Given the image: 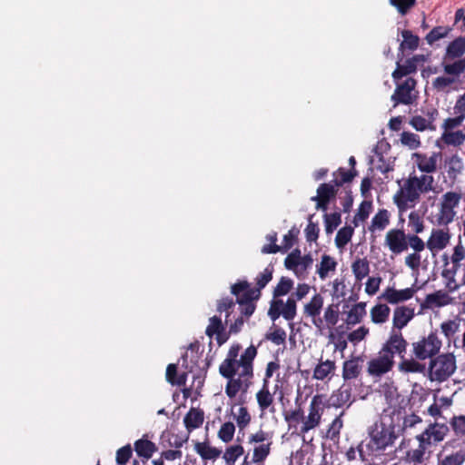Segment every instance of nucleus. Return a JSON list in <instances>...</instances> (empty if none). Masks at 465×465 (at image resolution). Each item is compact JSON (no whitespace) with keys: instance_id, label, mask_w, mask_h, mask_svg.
Instances as JSON below:
<instances>
[{"instance_id":"obj_47","label":"nucleus","mask_w":465,"mask_h":465,"mask_svg":"<svg viewBox=\"0 0 465 465\" xmlns=\"http://www.w3.org/2000/svg\"><path fill=\"white\" fill-rule=\"evenodd\" d=\"M390 223V213L386 209H381L372 217L371 227L380 231L384 230Z\"/></svg>"},{"instance_id":"obj_33","label":"nucleus","mask_w":465,"mask_h":465,"mask_svg":"<svg viewBox=\"0 0 465 465\" xmlns=\"http://www.w3.org/2000/svg\"><path fill=\"white\" fill-rule=\"evenodd\" d=\"M337 262L328 254L322 256L320 263L317 265L316 272L322 280H325L331 272H335Z\"/></svg>"},{"instance_id":"obj_28","label":"nucleus","mask_w":465,"mask_h":465,"mask_svg":"<svg viewBox=\"0 0 465 465\" xmlns=\"http://www.w3.org/2000/svg\"><path fill=\"white\" fill-rule=\"evenodd\" d=\"M414 317V309L407 306H400L393 312V328L399 331L404 328L408 322Z\"/></svg>"},{"instance_id":"obj_57","label":"nucleus","mask_w":465,"mask_h":465,"mask_svg":"<svg viewBox=\"0 0 465 465\" xmlns=\"http://www.w3.org/2000/svg\"><path fill=\"white\" fill-rule=\"evenodd\" d=\"M444 72L447 74L459 76L465 71V57L455 61L452 64L443 65Z\"/></svg>"},{"instance_id":"obj_27","label":"nucleus","mask_w":465,"mask_h":465,"mask_svg":"<svg viewBox=\"0 0 465 465\" xmlns=\"http://www.w3.org/2000/svg\"><path fill=\"white\" fill-rule=\"evenodd\" d=\"M204 420V412L199 408H191L183 418V423L188 432L200 428Z\"/></svg>"},{"instance_id":"obj_2","label":"nucleus","mask_w":465,"mask_h":465,"mask_svg":"<svg viewBox=\"0 0 465 465\" xmlns=\"http://www.w3.org/2000/svg\"><path fill=\"white\" fill-rule=\"evenodd\" d=\"M399 426L392 424V421L383 409L380 420L369 428V440L365 444L368 456L380 457L383 455L388 448L393 447L399 436Z\"/></svg>"},{"instance_id":"obj_8","label":"nucleus","mask_w":465,"mask_h":465,"mask_svg":"<svg viewBox=\"0 0 465 465\" xmlns=\"http://www.w3.org/2000/svg\"><path fill=\"white\" fill-rule=\"evenodd\" d=\"M311 287L307 283H299L287 301L272 300L268 311L269 317L274 322L282 316L286 321H292L297 314V302L302 300L310 292Z\"/></svg>"},{"instance_id":"obj_9","label":"nucleus","mask_w":465,"mask_h":465,"mask_svg":"<svg viewBox=\"0 0 465 465\" xmlns=\"http://www.w3.org/2000/svg\"><path fill=\"white\" fill-rule=\"evenodd\" d=\"M461 199L462 194L454 191H449L442 194L437 214L438 225L447 226L453 222L456 216L455 209L459 206Z\"/></svg>"},{"instance_id":"obj_7","label":"nucleus","mask_w":465,"mask_h":465,"mask_svg":"<svg viewBox=\"0 0 465 465\" xmlns=\"http://www.w3.org/2000/svg\"><path fill=\"white\" fill-rule=\"evenodd\" d=\"M238 351V347H232L226 359L221 363L219 371L223 378H233L236 374L238 378L252 377V361L257 354V349L254 346L248 347L239 360Z\"/></svg>"},{"instance_id":"obj_17","label":"nucleus","mask_w":465,"mask_h":465,"mask_svg":"<svg viewBox=\"0 0 465 465\" xmlns=\"http://www.w3.org/2000/svg\"><path fill=\"white\" fill-rule=\"evenodd\" d=\"M338 189L331 183H323L317 188V195L312 196L311 201L316 203V209L326 212L329 203L337 196Z\"/></svg>"},{"instance_id":"obj_52","label":"nucleus","mask_w":465,"mask_h":465,"mask_svg":"<svg viewBox=\"0 0 465 465\" xmlns=\"http://www.w3.org/2000/svg\"><path fill=\"white\" fill-rule=\"evenodd\" d=\"M325 232L327 234L332 233L333 231L341 224V216L340 213H325L324 216Z\"/></svg>"},{"instance_id":"obj_59","label":"nucleus","mask_w":465,"mask_h":465,"mask_svg":"<svg viewBox=\"0 0 465 465\" xmlns=\"http://www.w3.org/2000/svg\"><path fill=\"white\" fill-rule=\"evenodd\" d=\"M323 318L328 325L334 326L339 321V304H330L324 311Z\"/></svg>"},{"instance_id":"obj_51","label":"nucleus","mask_w":465,"mask_h":465,"mask_svg":"<svg viewBox=\"0 0 465 465\" xmlns=\"http://www.w3.org/2000/svg\"><path fill=\"white\" fill-rule=\"evenodd\" d=\"M451 31L450 27L436 26L432 28L426 35L425 39L429 45L434 44L436 41L446 37Z\"/></svg>"},{"instance_id":"obj_6","label":"nucleus","mask_w":465,"mask_h":465,"mask_svg":"<svg viewBox=\"0 0 465 465\" xmlns=\"http://www.w3.org/2000/svg\"><path fill=\"white\" fill-rule=\"evenodd\" d=\"M379 392L383 395L387 402L386 408L400 409L407 407L409 404L415 406L417 403H421L426 401L430 395V391L425 390L420 385L414 383L409 397L407 391L405 393L399 391V388L394 384L392 380L386 381L384 383L380 384Z\"/></svg>"},{"instance_id":"obj_11","label":"nucleus","mask_w":465,"mask_h":465,"mask_svg":"<svg viewBox=\"0 0 465 465\" xmlns=\"http://www.w3.org/2000/svg\"><path fill=\"white\" fill-rule=\"evenodd\" d=\"M420 200V195L408 178L393 196V203L396 204L401 213L415 207Z\"/></svg>"},{"instance_id":"obj_5","label":"nucleus","mask_w":465,"mask_h":465,"mask_svg":"<svg viewBox=\"0 0 465 465\" xmlns=\"http://www.w3.org/2000/svg\"><path fill=\"white\" fill-rule=\"evenodd\" d=\"M322 407L318 397L312 400L309 406V413L305 417L303 410L299 406L294 410L284 412V419L288 424V430L292 435L304 436L309 430L316 428L322 415Z\"/></svg>"},{"instance_id":"obj_56","label":"nucleus","mask_w":465,"mask_h":465,"mask_svg":"<svg viewBox=\"0 0 465 465\" xmlns=\"http://www.w3.org/2000/svg\"><path fill=\"white\" fill-rule=\"evenodd\" d=\"M234 432V424L231 421H227L221 426L218 431V438L224 443H228L232 440Z\"/></svg>"},{"instance_id":"obj_46","label":"nucleus","mask_w":465,"mask_h":465,"mask_svg":"<svg viewBox=\"0 0 465 465\" xmlns=\"http://www.w3.org/2000/svg\"><path fill=\"white\" fill-rule=\"evenodd\" d=\"M343 411L341 412L340 415H338L330 424L327 432H326V438L331 440H338L340 438V432L341 430L343 427V420L341 419L343 415Z\"/></svg>"},{"instance_id":"obj_3","label":"nucleus","mask_w":465,"mask_h":465,"mask_svg":"<svg viewBox=\"0 0 465 465\" xmlns=\"http://www.w3.org/2000/svg\"><path fill=\"white\" fill-rule=\"evenodd\" d=\"M197 341L191 343L177 363L166 367L165 378H203L206 375L208 362L199 352Z\"/></svg>"},{"instance_id":"obj_54","label":"nucleus","mask_w":465,"mask_h":465,"mask_svg":"<svg viewBox=\"0 0 465 465\" xmlns=\"http://www.w3.org/2000/svg\"><path fill=\"white\" fill-rule=\"evenodd\" d=\"M460 321L459 320H448L440 324L441 332L450 341L451 338L459 331Z\"/></svg>"},{"instance_id":"obj_15","label":"nucleus","mask_w":465,"mask_h":465,"mask_svg":"<svg viewBox=\"0 0 465 465\" xmlns=\"http://www.w3.org/2000/svg\"><path fill=\"white\" fill-rule=\"evenodd\" d=\"M449 431L450 429L445 423L434 422L430 423L417 437L430 448L432 445H437L439 442H441L448 435Z\"/></svg>"},{"instance_id":"obj_53","label":"nucleus","mask_w":465,"mask_h":465,"mask_svg":"<svg viewBox=\"0 0 465 465\" xmlns=\"http://www.w3.org/2000/svg\"><path fill=\"white\" fill-rule=\"evenodd\" d=\"M403 41L401 43V48H407L409 50H415L419 46V36L412 34L410 30H403L401 33Z\"/></svg>"},{"instance_id":"obj_48","label":"nucleus","mask_w":465,"mask_h":465,"mask_svg":"<svg viewBox=\"0 0 465 465\" xmlns=\"http://www.w3.org/2000/svg\"><path fill=\"white\" fill-rule=\"evenodd\" d=\"M333 404L343 405L351 401V389L350 384H342L338 390L337 394L332 395Z\"/></svg>"},{"instance_id":"obj_38","label":"nucleus","mask_w":465,"mask_h":465,"mask_svg":"<svg viewBox=\"0 0 465 465\" xmlns=\"http://www.w3.org/2000/svg\"><path fill=\"white\" fill-rule=\"evenodd\" d=\"M272 442L255 446L252 452V462L256 465H263L265 460L271 453Z\"/></svg>"},{"instance_id":"obj_21","label":"nucleus","mask_w":465,"mask_h":465,"mask_svg":"<svg viewBox=\"0 0 465 465\" xmlns=\"http://www.w3.org/2000/svg\"><path fill=\"white\" fill-rule=\"evenodd\" d=\"M415 439L419 442L418 448L409 450L406 452L405 460L409 463L421 464L430 458L431 450H429L430 447L419 437L416 436Z\"/></svg>"},{"instance_id":"obj_45","label":"nucleus","mask_w":465,"mask_h":465,"mask_svg":"<svg viewBox=\"0 0 465 465\" xmlns=\"http://www.w3.org/2000/svg\"><path fill=\"white\" fill-rule=\"evenodd\" d=\"M417 71V66L411 61L407 59L403 64L397 63V67L392 73V77L395 81L401 79L404 76H407L412 73Z\"/></svg>"},{"instance_id":"obj_42","label":"nucleus","mask_w":465,"mask_h":465,"mask_svg":"<svg viewBox=\"0 0 465 465\" xmlns=\"http://www.w3.org/2000/svg\"><path fill=\"white\" fill-rule=\"evenodd\" d=\"M391 309L386 304H377L371 310V321L374 323H384L388 321Z\"/></svg>"},{"instance_id":"obj_44","label":"nucleus","mask_w":465,"mask_h":465,"mask_svg":"<svg viewBox=\"0 0 465 465\" xmlns=\"http://www.w3.org/2000/svg\"><path fill=\"white\" fill-rule=\"evenodd\" d=\"M243 453L244 449L241 444L231 445L225 449L223 458L227 465H233Z\"/></svg>"},{"instance_id":"obj_35","label":"nucleus","mask_w":465,"mask_h":465,"mask_svg":"<svg viewBox=\"0 0 465 465\" xmlns=\"http://www.w3.org/2000/svg\"><path fill=\"white\" fill-rule=\"evenodd\" d=\"M465 462V450H459L441 456L438 454L437 465H462Z\"/></svg>"},{"instance_id":"obj_25","label":"nucleus","mask_w":465,"mask_h":465,"mask_svg":"<svg viewBox=\"0 0 465 465\" xmlns=\"http://www.w3.org/2000/svg\"><path fill=\"white\" fill-rule=\"evenodd\" d=\"M194 450L203 460H215L222 454V450L211 446L208 440L196 441L194 443Z\"/></svg>"},{"instance_id":"obj_20","label":"nucleus","mask_w":465,"mask_h":465,"mask_svg":"<svg viewBox=\"0 0 465 465\" xmlns=\"http://www.w3.org/2000/svg\"><path fill=\"white\" fill-rule=\"evenodd\" d=\"M407 348V341L402 337V334L401 331H392L388 339V341L385 342V344L382 347L381 352L385 353L386 355H391V359L393 360L394 355L396 353L401 354L402 352H405Z\"/></svg>"},{"instance_id":"obj_10","label":"nucleus","mask_w":465,"mask_h":465,"mask_svg":"<svg viewBox=\"0 0 465 465\" xmlns=\"http://www.w3.org/2000/svg\"><path fill=\"white\" fill-rule=\"evenodd\" d=\"M249 282L245 280L238 281L231 287V292L236 297V302L241 307V313L245 317H250L253 314L256 304L255 302L260 298H256L254 294L248 292Z\"/></svg>"},{"instance_id":"obj_62","label":"nucleus","mask_w":465,"mask_h":465,"mask_svg":"<svg viewBox=\"0 0 465 465\" xmlns=\"http://www.w3.org/2000/svg\"><path fill=\"white\" fill-rule=\"evenodd\" d=\"M400 370L405 372H422L425 370V365L414 360H403L400 363Z\"/></svg>"},{"instance_id":"obj_30","label":"nucleus","mask_w":465,"mask_h":465,"mask_svg":"<svg viewBox=\"0 0 465 465\" xmlns=\"http://www.w3.org/2000/svg\"><path fill=\"white\" fill-rule=\"evenodd\" d=\"M414 157L418 169L425 173V174H430L437 170L438 155L436 153H433L431 156H427L423 153H415Z\"/></svg>"},{"instance_id":"obj_18","label":"nucleus","mask_w":465,"mask_h":465,"mask_svg":"<svg viewBox=\"0 0 465 465\" xmlns=\"http://www.w3.org/2000/svg\"><path fill=\"white\" fill-rule=\"evenodd\" d=\"M415 86L416 80L412 77H409L403 83L398 84L393 94L391 95V100L394 102V106H397L400 104L406 105L411 104L415 98L411 92L414 90Z\"/></svg>"},{"instance_id":"obj_12","label":"nucleus","mask_w":465,"mask_h":465,"mask_svg":"<svg viewBox=\"0 0 465 465\" xmlns=\"http://www.w3.org/2000/svg\"><path fill=\"white\" fill-rule=\"evenodd\" d=\"M441 346L442 341L437 331H431L427 337L413 343V353L417 359L423 361L438 354Z\"/></svg>"},{"instance_id":"obj_36","label":"nucleus","mask_w":465,"mask_h":465,"mask_svg":"<svg viewBox=\"0 0 465 465\" xmlns=\"http://www.w3.org/2000/svg\"><path fill=\"white\" fill-rule=\"evenodd\" d=\"M332 175L334 177L332 183L336 187H341L345 183H351L358 175V173L356 170H346L343 167H340Z\"/></svg>"},{"instance_id":"obj_64","label":"nucleus","mask_w":465,"mask_h":465,"mask_svg":"<svg viewBox=\"0 0 465 465\" xmlns=\"http://www.w3.org/2000/svg\"><path fill=\"white\" fill-rule=\"evenodd\" d=\"M450 424L456 435H465V415L453 416Z\"/></svg>"},{"instance_id":"obj_24","label":"nucleus","mask_w":465,"mask_h":465,"mask_svg":"<svg viewBox=\"0 0 465 465\" xmlns=\"http://www.w3.org/2000/svg\"><path fill=\"white\" fill-rule=\"evenodd\" d=\"M408 179L420 195L434 191L435 180L430 174H421L420 176L410 174Z\"/></svg>"},{"instance_id":"obj_41","label":"nucleus","mask_w":465,"mask_h":465,"mask_svg":"<svg viewBox=\"0 0 465 465\" xmlns=\"http://www.w3.org/2000/svg\"><path fill=\"white\" fill-rule=\"evenodd\" d=\"M352 272L357 281L363 280L370 272V264L366 258H357L351 264Z\"/></svg>"},{"instance_id":"obj_14","label":"nucleus","mask_w":465,"mask_h":465,"mask_svg":"<svg viewBox=\"0 0 465 465\" xmlns=\"http://www.w3.org/2000/svg\"><path fill=\"white\" fill-rule=\"evenodd\" d=\"M407 407H401L400 409L385 408L386 412L389 414L392 424L399 426V436L403 435L406 429L412 428L416 424L422 421L421 418L415 413L407 415Z\"/></svg>"},{"instance_id":"obj_4","label":"nucleus","mask_w":465,"mask_h":465,"mask_svg":"<svg viewBox=\"0 0 465 465\" xmlns=\"http://www.w3.org/2000/svg\"><path fill=\"white\" fill-rule=\"evenodd\" d=\"M441 261V277L446 281L445 287L448 292H454L465 285V247L461 241L453 247L450 253L444 252Z\"/></svg>"},{"instance_id":"obj_32","label":"nucleus","mask_w":465,"mask_h":465,"mask_svg":"<svg viewBox=\"0 0 465 465\" xmlns=\"http://www.w3.org/2000/svg\"><path fill=\"white\" fill-rule=\"evenodd\" d=\"M323 306V297L320 293H315L304 305L303 313L307 317L315 318L320 316Z\"/></svg>"},{"instance_id":"obj_16","label":"nucleus","mask_w":465,"mask_h":465,"mask_svg":"<svg viewBox=\"0 0 465 465\" xmlns=\"http://www.w3.org/2000/svg\"><path fill=\"white\" fill-rule=\"evenodd\" d=\"M450 238L449 228H433L430 237L424 242V249L428 248L432 254H435L449 245Z\"/></svg>"},{"instance_id":"obj_63","label":"nucleus","mask_w":465,"mask_h":465,"mask_svg":"<svg viewBox=\"0 0 465 465\" xmlns=\"http://www.w3.org/2000/svg\"><path fill=\"white\" fill-rule=\"evenodd\" d=\"M301 251L294 249L291 253L284 259V266L286 269L295 272L297 267H299V260L301 258Z\"/></svg>"},{"instance_id":"obj_13","label":"nucleus","mask_w":465,"mask_h":465,"mask_svg":"<svg viewBox=\"0 0 465 465\" xmlns=\"http://www.w3.org/2000/svg\"><path fill=\"white\" fill-rule=\"evenodd\" d=\"M456 369V358L453 353L440 354L430 362V375L434 374L436 378H450Z\"/></svg>"},{"instance_id":"obj_1","label":"nucleus","mask_w":465,"mask_h":465,"mask_svg":"<svg viewBox=\"0 0 465 465\" xmlns=\"http://www.w3.org/2000/svg\"><path fill=\"white\" fill-rule=\"evenodd\" d=\"M384 245L394 255L406 252L409 248L412 252L404 258L405 265L412 271H418L421 264L420 252L424 251V241L416 234H408L403 229H390L384 238Z\"/></svg>"},{"instance_id":"obj_29","label":"nucleus","mask_w":465,"mask_h":465,"mask_svg":"<svg viewBox=\"0 0 465 465\" xmlns=\"http://www.w3.org/2000/svg\"><path fill=\"white\" fill-rule=\"evenodd\" d=\"M465 54V36H459L451 41L444 54V61H450L454 59H460Z\"/></svg>"},{"instance_id":"obj_61","label":"nucleus","mask_w":465,"mask_h":465,"mask_svg":"<svg viewBox=\"0 0 465 465\" xmlns=\"http://www.w3.org/2000/svg\"><path fill=\"white\" fill-rule=\"evenodd\" d=\"M410 124L419 132L425 130L434 131L436 129V126H430L429 121L420 115L413 116L410 121Z\"/></svg>"},{"instance_id":"obj_34","label":"nucleus","mask_w":465,"mask_h":465,"mask_svg":"<svg viewBox=\"0 0 465 465\" xmlns=\"http://www.w3.org/2000/svg\"><path fill=\"white\" fill-rule=\"evenodd\" d=\"M440 142L447 146L459 147L465 142V133L461 130L452 132H443Z\"/></svg>"},{"instance_id":"obj_26","label":"nucleus","mask_w":465,"mask_h":465,"mask_svg":"<svg viewBox=\"0 0 465 465\" xmlns=\"http://www.w3.org/2000/svg\"><path fill=\"white\" fill-rule=\"evenodd\" d=\"M273 271V267L272 265H268L263 272H260L256 276V286L254 288H252L249 283V288L247 289L248 292H250L251 294H254L256 298H260L262 295L261 291L272 281Z\"/></svg>"},{"instance_id":"obj_43","label":"nucleus","mask_w":465,"mask_h":465,"mask_svg":"<svg viewBox=\"0 0 465 465\" xmlns=\"http://www.w3.org/2000/svg\"><path fill=\"white\" fill-rule=\"evenodd\" d=\"M366 304L364 302H359L352 306L347 315V323L355 325L361 322L363 316L366 314L365 311Z\"/></svg>"},{"instance_id":"obj_22","label":"nucleus","mask_w":465,"mask_h":465,"mask_svg":"<svg viewBox=\"0 0 465 465\" xmlns=\"http://www.w3.org/2000/svg\"><path fill=\"white\" fill-rule=\"evenodd\" d=\"M452 302V298L445 291L439 290L432 293L426 295L423 302L421 303L422 308L432 309L440 308L449 305Z\"/></svg>"},{"instance_id":"obj_37","label":"nucleus","mask_w":465,"mask_h":465,"mask_svg":"<svg viewBox=\"0 0 465 465\" xmlns=\"http://www.w3.org/2000/svg\"><path fill=\"white\" fill-rule=\"evenodd\" d=\"M408 228L410 229L409 234H416L423 232L425 230V223L422 216L417 212H411L408 216Z\"/></svg>"},{"instance_id":"obj_31","label":"nucleus","mask_w":465,"mask_h":465,"mask_svg":"<svg viewBox=\"0 0 465 465\" xmlns=\"http://www.w3.org/2000/svg\"><path fill=\"white\" fill-rule=\"evenodd\" d=\"M134 450L139 457L148 460L157 450V447L153 441L142 438L134 442Z\"/></svg>"},{"instance_id":"obj_55","label":"nucleus","mask_w":465,"mask_h":465,"mask_svg":"<svg viewBox=\"0 0 465 465\" xmlns=\"http://www.w3.org/2000/svg\"><path fill=\"white\" fill-rule=\"evenodd\" d=\"M371 207H372L371 202L363 201L361 203V204L358 208V212L355 214L353 221H352L355 227L358 226L359 222H364L369 217L370 213L371 211Z\"/></svg>"},{"instance_id":"obj_39","label":"nucleus","mask_w":465,"mask_h":465,"mask_svg":"<svg viewBox=\"0 0 465 465\" xmlns=\"http://www.w3.org/2000/svg\"><path fill=\"white\" fill-rule=\"evenodd\" d=\"M259 407L262 411L267 410L273 401V396L269 390L268 380H264L263 386L256 394Z\"/></svg>"},{"instance_id":"obj_23","label":"nucleus","mask_w":465,"mask_h":465,"mask_svg":"<svg viewBox=\"0 0 465 465\" xmlns=\"http://www.w3.org/2000/svg\"><path fill=\"white\" fill-rule=\"evenodd\" d=\"M415 292L416 290L412 287L403 290H396L393 287H388L384 291L382 298L391 304H397L411 299Z\"/></svg>"},{"instance_id":"obj_40","label":"nucleus","mask_w":465,"mask_h":465,"mask_svg":"<svg viewBox=\"0 0 465 465\" xmlns=\"http://www.w3.org/2000/svg\"><path fill=\"white\" fill-rule=\"evenodd\" d=\"M293 288V281L288 277H281L279 282L272 291V300H280V297L287 295Z\"/></svg>"},{"instance_id":"obj_50","label":"nucleus","mask_w":465,"mask_h":465,"mask_svg":"<svg viewBox=\"0 0 465 465\" xmlns=\"http://www.w3.org/2000/svg\"><path fill=\"white\" fill-rule=\"evenodd\" d=\"M354 228L351 226H344L341 228L335 237V244L338 248H343L351 239Z\"/></svg>"},{"instance_id":"obj_19","label":"nucleus","mask_w":465,"mask_h":465,"mask_svg":"<svg viewBox=\"0 0 465 465\" xmlns=\"http://www.w3.org/2000/svg\"><path fill=\"white\" fill-rule=\"evenodd\" d=\"M393 364L394 361L391 359V355H386L381 351L377 358L369 361L368 372L372 376H381L391 371Z\"/></svg>"},{"instance_id":"obj_58","label":"nucleus","mask_w":465,"mask_h":465,"mask_svg":"<svg viewBox=\"0 0 465 465\" xmlns=\"http://www.w3.org/2000/svg\"><path fill=\"white\" fill-rule=\"evenodd\" d=\"M401 142L410 149H417L420 145V136L410 132H403L401 135Z\"/></svg>"},{"instance_id":"obj_49","label":"nucleus","mask_w":465,"mask_h":465,"mask_svg":"<svg viewBox=\"0 0 465 465\" xmlns=\"http://www.w3.org/2000/svg\"><path fill=\"white\" fill-rule=\"evenodd\" d=\"M312 263L313 259L310 253L301 256L299 260V267H297L294 272L297 278L301 280H304L305 278H307L308 270L312 267Z\"/></svg>"},{"instance_id":"obj_60","label":"nucleus","mask_w":465,"mask_h":465,"mask_svg":"<svg viewBox=\"0 0 465 465\" xmlns=\"http://www.w3.org/2000/svg\"><path fill=\"white\" fill-rule=\"evenodd\" d=\"M224 331V326L222 320L218 316H213L209 319V325L205 330V334L212 338L215 333Z\"/></svg>"}]
</instances>
